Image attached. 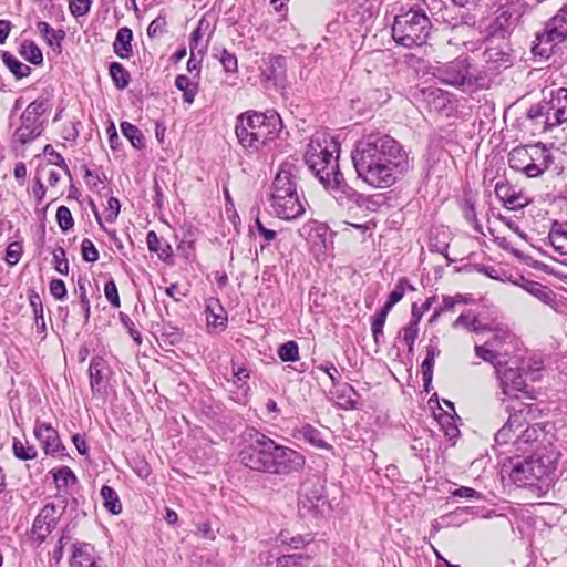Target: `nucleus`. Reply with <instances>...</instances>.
Wrapping results in <instances>:
<instances>
[{
    "mask_svg": "<svg viewBox=\"0 0 567 567\" xmlns=\"http://www.w3.org/2000/svg\"><path fill=\"white\" fill-rule=\"evenodd\" d=\"M358 176L375 188H386L408 169V155L392 136L380 131L364 134L351 154Z\"/></svg>",
    "mask_w": 567,
    "mask_h": 567,
    "instance_id": "f257e3e1",
    "label": "nucleus"
},
{
    "mask_svg": "<svg viewBox=\"0 0 567 567\" xmlns=\"http://www.w3.org/2000/svg\"><path fill=\"white\" fill-rule=\"evenodd\" d=\"M281 130L282 121L275 110L244 112L237 116L235 126L237 140L248 153H257L278 137Z\"/></svg>",
    "mask_w": 567,
    "mask_h": 567,
    "instance_id": "f03ea898",
    "label": "nucleus"
},
{
    "mask_svg": "<svg viewBox=\"0 0 567 567\" xmlns=\"http://www.w3.org/2000/svg\"><path fill=\"white\" fill-rule=\"evenodd\" d=\"M299 174V166L292 162H284L275 176L270 206L272 213L280 219H296L305 213V206L298 193Z\"/></svg>",
    "mask_w": 567,
    "mask_h": 567,
    "instance_id": "7ed1b4c3",
    "label": "nucleus"
},
{
    "mask_svg": "<svg viewBox=\"0 0 567 567\" xmlns=\"http://www.w3.org/2000/svg\"><path fill=\"white\" fill-rule=\"evenodd\" d=\"M527 118L535 130L551 132L567 122V89L553 90L548 97L533 104L527 111Z\"/></svg>",
    "mask_w": 567,
    "mask_h": 567,
    "instance_id": "20e7f679",
    "label": "nucleus"
},
{
    "mask_svg": "<svg viewBox=\"0 0 567 567\" xmlns=\"http://www.w3.org/2000/svg\"><path fill=\"white\" fill-rule=\"evenodd\" d=\"M431 22L422 9L398 14L392 25L393 40L405 48L421 47L430 34Z\"/></svg>",
    "mask_w": 567,
    "mask_h": 567,
    "instance_id": "39448f33",
    "label": "nucleus"
},
{
    "mask_svg": "<svg viewBox=\"0 0 567 567\" xmlns=\"http://www.w3.org/2000/svg\"><path fill=\"white\" fill-rule=\"evenodd\" d=\"M338 152L339 145L332 138L315 136L310 140L305 161L321 184L326 177L330 178L340 172Z\"/></svg>",
    "mask_w": 567,
    "mask_h": 567,
    "instance_id": "423d86ee",
    "label": "nucleus"
},
{
    "mask_svg": "<svg viewBox=\"0 0 567 567\" xmlns=\"http://www.w3.org/2000/svg\"><path fill=\"white\" fill-rule=\"evenodd\" d=\"M432 75L442 84L462 90H472L480 81V72L468 55L437 63L432 68Z\"/></svg>",
    "mask_w": 567,
    "mask_h": 567,
    "instance_id": "0eeeda50",
    "label": "nucleus"
},
{
    "mask_svg": "<svg viewBox=\"0 0 567 567\" xmlns=\"http://www.w3.org/2000/svg\"><path fill=\"white\" fill-rule=\"evenodd\" d=\"M556 461L551 455L539 454L517 460L511 468L509 478L518 486H533L555 471Z\"/></svg>",
    "mask_w": 567,
    "mask_h": 567,
    "instance_id": "6e6552de",
    "label": "nucleus"
},
{
    "mask_svg": "<svg viewBox=\"0 0 567 567\" xmlns=\"http://www.w3.org/2000/svg\"><path fill=\"white\" fill-rule=\"evenodd\" d=\"M492 7L495 8V11L488 25V32L491 35L501 38L509 34L527 11L524 0H492Z\"/></svg>",
    "mask_w": 567,
    "mask_h": 567,
    "instance_id": "1a4fd4ad",
    "label": "nucleus"
},
{
    "mask_svg": "<svg viewBox=\"0 0 567 567\" xmlns=\"http://www.w3.org/2000/svg\"><path fill=\"white\" fill-rule=\"evenodd\" d=\"M275 449L276 442L272 439L254 431L239 452L240 462L252 471L267 473Z\"/></svg>",
    "mask_w": 567,
    "mask_h": 567,
    "instance_id": "9d476101",
    "label": "nucleus"
},
{
    "mask_svg": "<svg viewBox=\"0 0 567 567\" xmlns=\"http://www.w3.org/2000/svg\"><path fill=\"white\" fill-rule=\"evenodd\" d=\"M567 38V3L548 20L543 31L536 34V41L532 48L535 55L549 58L555 45Z\"/></svg>",
    "mask_w": 567,
    "mask_h": 567,
    "instance_id": "9b49d317",
    "label": "nucleus"
},
{
    "mask_svg": "<svg viewBox=\"0 0 567 567\" xmlns=\"http://www.w3.org/2000/svg\"><path fill=\"white\" fill-rule=\"evenodd\" d=\"M52 90H47L24 110L21 115V124L14 132L16 140L21 144H25L41 134L40 116L52 109Z\"/></svg>",
    "mask_w": 567,
    "mask_h": 567,
    "instance_id": "f8f14e48",
    "label": "nucleus"
},
{
    "mask_svg": "<svg viewBox=\"0 0 567 567\" xmlns=\"http://www.w3.org/2000/svg\"><path fill=\"white\" fill-rule=\"evenodd\" d=\"M515 348V336L508 330L497 329L484 344H476L474 350L478 358L497 368L508 363L506 358L514 352Z\"/></svg>",
    "mask_w": 567,
    "mask_h": 567,
    "instance_id": "ddd939ff",
    "label": "nucleus"
},
{
    "mask_svg": "<svg viewBox=\"0 0 567 567\" xmlns=\"http://www.w3.org/2000/svg\"><path fill=\"white\" fill-rule=\"evenodd\" d=\"M306 463L305 456L298 451L276 443L268 467L269 474L288 476L300 472Z\"/></svg>",
    "mask_w": 567,
    "mask_h": 567,
    "instance_id": "4468645a",
    "label": "nucleus"
},
{
    "mask_svg": "<svg viewBox=\"0 0 567 567\" xmlns=\"http://www.w3.org/2000/svg\"><path fill=\"white\" fill-rule=\"evenodd\" d=\"M322 185L340 205L355 204L358 207H370V197L358 193L349 186L341 172H338L330 178L326 177V182Z\"/></svg>",
    "mask_w": 567,
    "mask_h": 567,
    "instance_id": "2eb2a0df",
    "label": "nucleus"
},
{
    "mask_svg": "<svg viewBox=\"0 0 567 567\" xmlns=\"http://www.w3.org/2000/svg\"><path fill=\"white\" fill-rule=\"evenodd\" d=\"M505 409L509 413V417L506 424L495 434V443L497 445L513 444L517 431L525 426L527 416L532 414V404L528 403L506 405Z\"/></svg>",
    "mask_w": 567,
    "mask_h": 567,
    "instance_id": "dca6fc26",
    "label": "nucleus"
},
{
    "mask_svg": "<svg viewBox=\"0 0 567 567\" xmlns=\"http://www.w3.org/2000/svg\"><path fill=\"white\" fill-rule=\"evenodd\" d=\"M502 394L508 399H519L522 395L530 398L525 378L517 367L507 364L495 368Z\"/></svg>",
    "mask_w": 567,
    "mask_h": 567,
    "instance_id": "f3484780",
    "label": "nucleus"
},
{
    "mask_svg": "<svg viewBox=\"0 0 567 567\" xmlns=\"http://www.w3.org/2000/svg\"><path fill=\"white\" fill-rule=\"evenodd\" d=\"M327 506L323 496V487L319 483L310 481L301 485L298 499V508L302 516H320Z\"/></svg>",
    "mask_w": 567,
    "mask_h": 567,
    "instance_id": "a211bd4d",
    "label": "nucleus"
},
{
    "mask_svg": "<svg viewBox=\"0 0 567 567\" xmlns=\"http://www.w3.org/2000/svg\"><path fill=\"white\" fill-rule=\"evenodd\" d=\"M61 513L54 504H47L33 520L29 540L31 545L39 547L55 529Z\"/></svg>",
    "mask_w": 567,
    "mask_h": 567,
    "instance_id": "6ab92c4d",
    "label": "nucleus"
},
{
    "mask_svg": "<svg viewBox=\"0 0 567 567\" xmlns=\"http://www.w3.org/2000/svg\"><path fill=\"white\" fill-rule=\"evenodd\" d=\"M33 434L47 455L53 457L65 455V446L60 439L59 432L50 423L37 421Z\"/></svg>",
    "mask_w": 567,
    "mask_h": 567,
    "instance_id": "aec40b11",
    "label": "nucleus"
},
{
    "mask_svg": "<svg viewBox=\"0 0 567 567\" xmlns=\"http://www.w3.org/2000/svg\"><path fill=\"white\" fill-rule=\"evenodd\" d=\"M529 152L532 157L528 162L527 177H539L554 164V153L542 143L530 145Z\"/></svg>",
    "mask_w": 567,
    "mask_h": 567,
    "instance_id": "412c9836",
    "label": "nucleus"
},
{
    "mask_svg": "<svg viewBox=\"0 0 567 567\" xmlns=\"http://www.w3.org/2000/svg\"><path fill=\"white\" fill-rule=\"evenodd\" d=\"M513 285L520 287L530 296L538 299L544 305L553 307L556 303V293L546 285L534 281L522 275L513 277L512 275L507 278Z\"/></svg>",
    "mask_w": 567,
    "mask_h": 567,
    "instance_id": "4be33fe9",
    "label": "nucleus"
},
{
    "mask_svg": "<svg viewBox=\"0 0 567 567\" xmlns=\"http://www.w3.org/2000/svg\"><path fill=\"white\" fill-rule=\"evenodd\" d=\"M524 427L517 431V435L513 441L516 452L525 453L533 450L546 436L545 430L539 423L530 424L527 420Z\"/></svg>",
    "mask_w": 567,
    "mask_h": 567,
    "instance_id": "5701e85b",
    "label": "nucleus"
},
{
    "mask_svg": "<svg viewBox=\"0 0 567 567\" xmlns=\"http://www.w3.org/2000/svg\"><path fill=\"white\" fill-rule=\"evenodd\" d=\"M111 377V368L106 360L100 355L91 359L89 367L90 386L94 394H101L105 391Z\"/></svg>",
    "mask_w": 567,
    "mask_h": 567,
    "instance_id": "b1692460",
    "label": "nucleus"
},
{
    "mask_svg": "<svg viewBox=\"0 0 567 567\" xmlns=\"http://www.w3.org/2000/svg\"><path fill=\"white\" fill-rule=\"evenodd\" d=\"M495 195L508 209L516 210L529 204V199L522 192L515 190L507 182L498 181L495 185Z\"/></svg>",
    "mask_w": 567,
    "mask_h": 567,
    "instance_id": "393cba45",
    "label": "nucleus"
},
{
    "mask_svg": "<svg viewBox=\"0 0 567 567\" xmlns=\"http://www.w3.org/2000/svg\"><path fill=\"white\" fill-rule=\"evenodd\" d=\"M72 567H105L101 557L94 555V547L87 543L73 545Z\"/></svg>",
    "mask_w": 567,
    "mask_h": 567,
    "instance_id": "a878e982",
    "label": "nucleus"
},
{
    "mask_svg": "<svg viewBox=\"0 0 567 567\" xmlns=\"http://www.w3.org/2000/svg\"><path fill=\"white\" fill-rule=\"evenodd\" d=\"M422 99L427 109L441 113L447 109L451 103L452 94L440 87L430 86L421 91Z\"/></svg>",
    "mask_w": 567,
    "mask_h": 567,
    "instance_id": "bb28decb",
    "label": "nucleus"
},
{
    "mask_svg": "<svg viewBox=\"0 0 567 567\" xmlns=\"http://www.w3.org/2000/svg\"><path fill=\"white\" fill-rule=\"evenodd\" d=\"M484 61L492 69L507 68L511 65V55L507 45H491L484 51Z\"/></svg>",
    "mask_w": 567,
    "mask_h": 567,
    "instance_id": "cd10ccee",
    "label": "nucleus"
},
{
    "mask_svg": "<svg viewBox=\"0 0 567 567\" xmlns=\"http://www.w3.org/2000/svg\"><path fill=\"white\" fill-rule=\"evenodd\" d=\"M451 33L452 35L449 38L447 43L458 47V45H466L467 42L472 40L474 37L475 30H474V21H462L458 23H455L451 27Z\"/></svg>",
    "mask_w": 567,
    "mask_h": 567,
    "instance_id": "c85d7f7f",
    "label": "nucleus"
},
{
    "mask_svg": "<svg viewBox=\"0 0 567 567\" xmlns=\"http://www.w3.org/2000/svg\"><path fill=\"white\" fill-rule=\"evenodd\" d=\"M132 40V30L127 27L120 28L113 42L114 53L121 59H128L133 54Z\"/></svg>",
    "mask_w": 567,
    "mask_h": 567,
    "instance_id": "c756f323",
    "label": "nucleus"
},
{
    "mask_svg": "<svg viewBox=\"0 0 567 567\" xmlns=\"http://www.w3.org/2000/svg\"><path fill=\"white\" fill-rule=\"evenodd\" d=\"M548 241L560 255H567V223L554 221L548 234Z\"/></svg>",
    "mask_w": 567,
    "mask_h": 567,
    "instance_id": "7c9ffc66",
    "label": "nucleus"
},
{
    "mask_svg": "<svg viewBox=\"0 0 567 567\" xmlns=\"http://www.w3.org/2000/svg\"><path fill=\"white\" fill-rule=\"evenodd\" d=\"M422 319V312H419L416 303L412 306V317L410 322L402 330V338L410 352L413 351L414 342L419 336V322Z\"/></svg>",
    "mask_w": 567,
    "mask_h": 567,
    "instance_id": "2f4dec72",
    "label": "nucleus"
},
{
    "mask_svg": "<svg viewBox=\"0 0 567 567\" xmlns=\"http://www.w3.org/2000/svg\"><path fill=\"white\" fill-rule=\"evenodd\" d=\"M286 69V59L281 55L270 56L266 63V68L261 69V80L265 82L277 81L280 79Z\"/></svg>",
    "mask_w": 567,
    "mask_h": 567,
    "instance_id": "473e14b6",
    "label": "nucleus"
},
{
    "mask_svg": "<svg viewBox=\"0 0 567 567\" xmlns=\"http://www.w3.org/2000/svg\"><path fill=\"white\" fill-rule=\"evenodd\" d=\"M530 145L516 147L508 153V165L512 169L522 172L527 176L528 162L530 159Z\"/></svg>",
    "mask_w": 567,
    "mask_h": 567,
    "instance_id": "72a5a7b5",
    "label": "nucleus"
},
{
    "mask_svg": "<svg viewBox=\"0 0 567 567\" xmlns=\"http://www.w3.org/2000/svg\"><path fill=\"white\" fill-rule=\"evenodd\" d=\"M58 489L68 491L78 483L74 472L69 466H61L50 471Z\"/></svg>",
    "mask_w": 567,
    "mask_h": 567,
    "instance_id": "f704fd0d",
    "label": "nucleus"
},
{
    "mask_svg": "<svg viewBox=\"0 0 567 567\" xmlns=\"http://www.w3.org/2000/svg\"><path fill=\"white\" fill-rule=\"evenodd\" d=\"M296 435H298L299 439H303L305 441H307L308 443L316 447H328V444L323 440L321 432L311 424L301 425L299 429L296 430Z\"/></svg>",
    "mask_w": 567,
    "mask_h": 567,
    "instance_id": "c9c22d12",
    "label": "nucleus"
},
{
    "mask_svg": "<svg viewBox=\"0 0 567 567\" xmlns=\"http://www.w3.org/2000/svg\"><path fill=\"white\" fill-rule=\"evenodd\" d=\"M147 248L152 252H156L161 260L167 261L173 256V249L169 244L161 245V240L154 230H150L146 235Z\"/></svg>",
    "mask_w": 567,
    "mask_h": 567,
    "instance_id": "e433bc0d",
    "label": "nucleus"
},
{
    "mask_svg": "<svg viewBox=\"0 0 567 567\" xmlns=\"http://www.w3.org/2000/svg\"><path fill=\"white\" fill-rule=\"evenodd\" d=\"M29 302L32 308L33 315H34V324L37 332L39 333H45L47 332V326L44 321V310L41 297L38 292L31 291L29 293Z\"/></svg>",
    "mask_w": 567,
    "mask_h": 567,
    "instance_id": "4c0bfd02",
    "label": "nucleus"
},
{
    "mask_svg": "<svg viewBox=\"0 0 567 567\" xmlns=\"http://www.w3.org/2000/svg\"><path fill=\"white\" fill-rule=\"evenodd\" d=\"M2 61H3L4 65L10 70V72L18 80L23 79L31 73V68L29 65L22 63L10 52L4 51L2 53Z\"/></svg>",
    "mask_w": 567,
    "mask_h": 567,
    "instance_id": "58836bf2",
    "label": "nucleus"
},
{
    "mask_svg": "<svg viewBox=\"0 0 567 567\" xmlns=\"http://www.w3.org/2000/svg\"><path fill=\"white\" fill-rule=\"evenodd\" d=\"M101 497L103 499V506L113 515H117L122 512V504L116 491L109 486L103 485L101 488Z\"/></svg>",
    "mask_w": 567,
    "mask_h": 567,
    "instance_id": "ea45409f",
    "label": "nucleus"
},
{
    "mask_svg": "<svg viewBox=\"0 0 567 567\" xmlns=\"http://www.w3.org/2000/svg\"><path fill=\"white\" fill-rule=\"evenodd\" d=\"M120 127L122 134L131 142L133 147L137 150L145 147V137L136 125L130 122H122Z\"/></svg>",
    "mask_w": 567,
    "mask_h": 567,
    "instance_id": "a19ab883",
    "label": "nucleus"
},
{
    "mask_svg": "<svg viewBox=\"0 0 567 567\" xmlns=\"http://www.w3.org/2000/svg\"><path fill=\"white\" fill-rule=\"evenodd\" d=\"M213 55L218 59L226 73L236 74L238 72V60L235 53H231L224 48H215Z\"/></svg>",
    "mask_w": 567,
    "mask_h": 567,
    "instance_id": "79ce46f5",
    "label": "nucleus"
},
{
    "mask_svg": "<svg viewBox=\"0 0 567 567\" xmlns=\"http://www.w3.org/2000/svg\"><path fill=\"white\" fill-rule=\"evenodd\" d=\"M38 32L44 38L47 43L50 47L56 45L60 47L61 41L64 39L65 34L62 30H54L48 22L39 21L37 23Z\"/></svg>",
    "mask_w": 567,
    "mask_h": 567,
    "instance_id": "37998d69",
    "label": "nucleus"
},
{
    "mask_svg": "<svg viewBox=\"0 0 567 567\" xmlns=\"http://www.w3.org/2000/svg\"><path fill=\"white\" fill-rule=\"evenodd\" d=\"M231 373L234 384L247 394L249 391L247 381L250 378V370L245 365H238L234 360H231Z\"/></svg>",
    "mask_w": 567,
    "mask_h": 567,
    "instance_id": "c03bdc74",
    "label": "nucleus"
},
{
    "mask_svg": "<svg viewBox=\"0 0 567 567\" xmlns=\"http://www.w3.org/2000/svg\"><path fill=\"white\" fill-rule=\"evenodd\" d=\"M109 72L117 89L123 90L128 85L131 79L130 73L121 63L112 62L109 66Z\"/></svg>",
    "mask_w": 567,
    "mask_h": 567,
    "instance_id": "a18cd8bd",
    "label": "nucleus"
},
{
    "mask_svg": "<svg viewBox=\"0 0 567 567\" xmlns=\"http://www.w3.org/2000/svg\"><path fill=\"white\" fill-rule=\"evenodd\" d=\"M12 451L14 456L21 461L34 460L38 456V451L34 445L16 437L12 442Z\"/></svg>",
    "mask_w": 567,
    "mask_h": 567,
    "instance_id": "49530a36",
    "label": "nucleus"
},
{
    "mask_svg": "<svg viewBox=\"0 0 567 567\" xmlns=\"http://www.w3.org/2000/svg\"><path fill=\"white\" fill-rule=\"evenodd\" d=\"M406 288H410L411 290L414 289L406 278H400L394 289L390 292L383 308L391 311V309L403 298Z\"/></svg>",
    "mask_w": 567,
    "mask_h": 567,
    "instance_id": "de8ad7c7",
    "label": "nucleus"
},
{
    "mask_svg": "<svg viewBox=\"0 0 567 567\" xmlns=\"http://www.w3.org/2000/svg\"><path fill=\"white\" fill-rule=\"evenodd\" d=\"M21 55L32 64L39 65L43 62V54L33 41H24L20 50Z\"/></svg>",
    "mask_w": 567,
    "mask_h": 567,
    "instance_id": "09e8293b",
    "label": "nucleus"
},
{
    "mask_svg": "<svg viewBox=\"0 0 567 567\" xmlns=\"http://www.w3.org/2000/svg\"><path fill=\"white\" fill-rule=\"evenodd\" d=\"M277 354L284 362H296L299 360V347L296 341H287L282 343L278 350Z\"/></svg>",
    "mask_w": 567,
    "mask_h": 567,
    "instance_id": "8fccbe9b",
    "label": "nucleus"
},
{
    "mask_svg": "<svg viewBox=\"0 0 567 567\" xmlns=\"http://www.w3.org/2000/svg\"><path fill=\"white\" fill-rule=\"evenodd\" d=\"M355 396H358L357 391L353 386L346 383L341 385L339 390H337V398L342 401V405L346 409H355L357 406V400Z\"/></svg>",
    "mask_w": 567,
    "mask_h": 567,
    "instance_id": "3c124183",
    "label": "nucleus"
},
{
    "mask_svg": "<svg viewBox=\"0 0 567 567\" xmlns=\"http://www.w3.org/2000/svg\"><path fill=\"white\" fill-rule=\"evenodd\" d=\"M326 231L327 228L323 224H319L316 220H309L299 229V235L309 240L315 236H324Z\"/></svg>",
    "mask_w": 567,
    "mask_h": 567,
    "instance_id": "603ef678",
    "label": "nucleus"
},
{
    "mask_svg": "<svg viewBox=\"0 0 567 567\" xmlns=\"http://www.w3.org/2000/svg\"><path fill=\"white\" fill-rule=\"evenodd\" d=\"M250 233L258 234L264 238V244L260 245L261 250L277 237V233L272 229L266 228L258 217L256 218L255 224L250 226Z\"/></svg>",
    "mask_w": 567,
    "mask_h": 567,
    "instance_id": "864d4df0",
    "label": "nucleus"
},
{
    "mask_svg": "<svg viewBox=\"0 0 567 567\" xmlns=\"http://www.w3.org/2000/svg\"><path fill=\"white\" fill-rule=\"evenodd\" d=\"M161 338L165 343L175 346L182 341V332L177 327L165 323L161 330Z\"/></svg>",
    "mask_w": 567,
    "mask_h": 567,
    "instance_id": "5fc2aeb1",
    "label": "nucleus"
},
{
    "mask_svg": "<svg viewBox=\"0 0 567 567\" xmlns=\"http://www.w3.org/2000/svg\"><path fill=\"white\" fill-rule=\"evenodd\" d=\"M56 221L63 231L70 230L74 226L71 210L66 206H60L56 210Z\"/></svg>",
    "mask_w": 567,
    "mask_h": 567,
    "instance_id": "6e6d98bb",
    "label": "nucleus"
},
{
    "mask_svg": "<svg viewBox=\"0 0 567 567\" xmlns=\"http://www.w3.org/2000/svg\"><path fill=\"white\" fill-rule=\"evenodd\" d=\"M53 265L54 269L61 275L69 274V261L65 257L64 248L58 247L53 250Z\"/></svg>",
    "mask_w": 567,
    "mask_h": 567,
    "instance_id": "4d7b16f0",
    "label": "nucleus"
},
{
    "mask_svg": "<svg viewBox=\"0 0 567 567\" xmlns=\"http://www.w3.org/2000/svg\"><path fill=\"white\" fill-rule=\"evenodd\" d=\"M309 563V557L302 555H285L278 559L279 567H306Z\"/></svg>",
    "mask_w": 567,
    "mask_h": 567,
    "instance_id": "13d9d810",
    "label": "nucleus"
},
{
    "mask_svg": "<svg viewBox=\"0 0 567 567\" xmlns=\"http://www.w3.org/2000/svg\"><path fill=\"white\" fill-rule=\"evenodd\" d=\"M280 540L284 544L289 545L292 548H300L305 546L306 544H309L312 542V537L310 535L302 536V535H296L292 537H289V533H280Z\"/></svg>",
    "mask_w": 567,
    "mask_h": 567,
    "instance_id": "bf43d9fd",
    "label": "nucleus"
},
{
    "mask_svg": "<svg viewBox=\"0 0 567 567\" xmlns=\"http://www.w3.org/2000/svg\"><path fill=\"white\" fill-rule=\"evenodd\" d=\"M22 256V246L19 241H12L6 249L4 260L8 265L14 266L20 261Z\"/></svg>",
    "mask_w": 567,
    "mask_h": 567,
    "instance_id": "052dcab7",
    "label": "nucleus"
},
{
    "mask_svg": "<svg viewBox=\"0 0 567 567\" xmlns=\"http://www.w3.org/2000/svg\"><path fill=\"white\" fill-rule=\"evenodd\" d=\"M82 258L87 262H95L99 259V250L92 240L85 238L81 244Z\"/></svg>",
    "mask_w": 567,
    "mask_h": 567,
    "instance_id": "680f3d73",
    "label": "nucleus"
},
{
    "mask_svg": "<svg viewBox=\"0 0 567 567\" xmlns=\"http://www.w3.org/2000/svg\"><path fill=\"white\" fill-rule=\"evenodd\" d=\"M435 364V359H431L429 357H425L424 361L422 362L421 369H422V378L424 382V389L426 392H429V388L431 385L432 379H433V368Z\"/></svg>",
    "mask_w": 567,
    "mask_h": 567,
    "instance_id": "e2e57ef3",
    "label": "nucleus"
},
{
    "mask_svg": "<svg viewBox=\"0 0 567 567\" xmlns=\"http://www.w3.org/2000/svg\"><path fill=\"white\" fill-rule=\"evenodd\" d=\"M104 295H105V298L109 300V302L114 308H120L121 300H120L117 287H116V285H115L113 279H111L107 282H105V285H104Z\"/></svg>",
    "mask_w": 567,
    "mask_h": 567,
    "instance_id": "0e129e2a",
    "label": "nucleus"
},
{
    "mask_svg": "<svg viewBox=\"0 0 567 567\" xmlns=\"http://www.w3.org/2000/svg\"><path fill=\"white\" fill-rule=\"evenodd\" d=\"M167 22H166V18L165 16H158L157 18H155L148 25L147 28V35L150 38H156L158 35H162L164 32H165V27H166Z\"/></svg>",
    "mask_w": 567,
    "mask_h": 567,
    "instance_id": "69168bd1",
    "label": "nucleus"
},
{
    "mask_svg": "<svg viewBox=\"0 0 567 567\" xmlns=\"http://www.w3.org/2000/svg\"><path fill=\"white\" fill-rule=\"evenodd\" d=\"M92 6L91 0H72L69 4L70 11L74 17H83L89 13Z\"/></svg>",
    "mask_w": 567,
    "mask_h": 567,
    "instance_id": "338daca9",
    "label": "nucleus"
},
{
    "mask_svg": "<svg viewBox=\"0 0 567 567\" xmlns=\"http://www.w3.org/2000/svg\"><path fill=\"white\" fill-rule=\"evenodd\" d=\"M49 290L56 300H64L66 298L68 289L61 279H52L49 284Z\"/></svg>",
    "mask_w": 567,
    "mask_h": 567,
    "instance_id": "774afa93",
    "label": "nucleus"
}]
</instances>
